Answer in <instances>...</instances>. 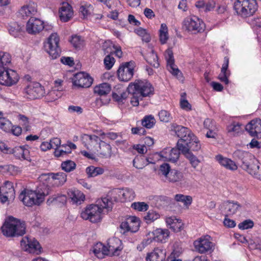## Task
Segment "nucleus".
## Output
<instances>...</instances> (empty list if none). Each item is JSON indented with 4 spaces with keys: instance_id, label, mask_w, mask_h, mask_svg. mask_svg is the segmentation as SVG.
<instances>
[{
    "instance_id": "obj_57",
    "label": "nucleus",
    "mask_w": 261,
    "mask_h": 261,
    "mask_svg": "<svg viewBox=\"0 0 261 261\" xmlns=\"http://www.w3.org/2000/svg\"><path fill=\"white\" fill-rule=\"evenodd\" d=\"M19 120L21 121V125L24 127L27 131L30 130L31 126L30 125L29 118L23 115H19Z\"/></svg>"
},
{
    "instance_id": "obj_48",
    "label": "nucleus",
    "mask_w": 261,
    "mask_h": 261,
    "mask_svg": "<svg viewBox=\"0 0 261 261\" xmlns=\"http://www.w3.org/2000/svg\"><path fill=\"white\" fill-rule=\"evenodd\" d=\"M174 199L177 201L184 203L185 205H189L192 201V198L190 196H186L182 194H176L174 196Z\"/></svg>"
},
{
    "instance_id": "obj_34",
    "label": "nucleus",
    "mask_w": 261,
    "mask_h": 261,
    "mask_svg": "<svg viewBox=\"0 0 261 261\" xmlns=\"http://www.w3.org/2000/svg\"><path fill=\"white\" fill-rule=\"evenodd\" d=\"M93 252L98 258H103L104 255H109L107 247L101 243H96L93 247Z\"/></svg>"
},
{
    "instance_id": "obj_55",
    "label": "nucleus",
    "mask_w": 261,
    "mask_h": 261,
    "mask_svg": "<svg viewBox=\"0 0 261 261\" xmlns=\"http://www.w3.org/2000/svg\"><path fill=\"white\" fill-rule=\"evenodd\" d=\"M159 117L161 121L168 122L172 119L170 114L165 110H162L159 113Z\"/></svg>"
},
{
    "instance_id": "obj_51",
    "label": "nucleus",
    "mask_w": 261,
    "mask_h": 261,
    "mask_svg": "<svg viewBox=\"0 0 261 261\" xmlns=\"http://www.w3.org/2000/svg\"><path fill=\"white\" fill-rule=\"evenodd\" d=\"M131 207L139 212H144L148 209L149 206L144 202H137L133 203Z\"/></svg>"
},
{
    "instance_id": "obj_9",
    "label": "nucleus",
    "mask_w": 261,
    "mask_h": 261,
    "mask_svg": "<svg viewBox=\"0 0 261 261\" xmlns=\"http://www.w3.org/2000/svg\"><path fill=\"white\" fill-rule=\"evenodd\" d=\"M19 79L18 74L8 68H0V84L11 86L16 84Z\"/></svg>"
},
{
    "instance_id": "obj_27",
    "label": "nucleus",
    "mask_w": 261,
    "mask_h": 261,
    "mask_svg": "<svg viewBox=\"0 0 261 261\" xmlns=\"http://www.w3.org/2000/svg\"><path fill=\"white\" fill-rule=\"evenodd\" d=\"M228 64L229 59L227 57H225L224 58V63L221 68V73L218 76V79L225 84H228L229 83L228 77L230 75V72L227 71Z\"/></svg>"
},
{
    "instance_id": "obj_54",
    "label": "nucleus",
    "mask_w": 261,
    "mask_h": 261,
    "mask_svg": "<svg viewBox=\"0 0 261 261\" xmlns=\"http://www.w3.org/2000/svg\"><path fill=\"white\" fill-rule=\"evenodd\" d=\"M124 189H115L113 190L111 193V196L114 199V200L117 201L118 199L123 201Z\"/></svg>"
},
{
    "instance_id": "obj_58",
    "label": "nucleus",
    "mask_w": 261,
    "mask_h": 261,
    "mask_svg": "<svg viewBox=\"0 0 261 261\" xmlns=\"http://www.w3.org/2000/svg\"><path fill=\"white\" fill-rule=\"evenodd\" d=\"M253 222L251 220H246L240 223L238 225V227L241 229H247L251 228L253 226Z\"/></svg>"
},
{
    "instance_id": "obj_47",
    "label": "nucleus",
    "mask_w": 261,
    "mask_h": 261,
    "mask_svg": "<svg viewBox=\"0 0 261 261\" xmlns=\"http://www.w3.org/2000/svg\"><path fill=\"white\" fill-rule=\"evenodd\" d=\"M70 41L73 46L75 48H80L84 45V39L80 36H72Z\"/></svg>"
},
{
    "instance_id": "obj_35",
    "label": "nucleus",
    "mask_w": 261,
    "mask_h": 261,
    "mask_svg": "<svg viewBox=\"0 0 261 261\" xmlns=\"http://www.w3.org/2000/svg\"><path fill=\"white\" fill-rule=\"evenodd\" d=\"M28 152V150L24 149L23 147L17 146L13 148H11L9 154H13L16 158L19 159L27 160L25 155Z\"/></svg>"
},
{
    "instance_id": "obj_45",
    "label": "nucleus",
    "mask_w": 261,
    "mask_h": 261,
    "mask_svg": "<svg viewBox=\"0 0 261 261\" xmlns=\"http://www.w3.org/2000/svg\"><path fill=\"white\" fill-rule=\"evenodd\" d=\"M142 125L147 128H152L155 123V120L152 115L146 116L142 120Z\"/></svg>"
},
{
    "instance_id": "obj_60",
    "label": "nucleus",
    "mask_w": 261,
    "mask_h": 261,
    "mask_svg": "<svg viewBox=\"0 0 261 261\" xmlns=\"http://www.w3.org/2000/svg\"><path fill=\"white\" fill-rule=\"evenodd\" d=\"M102 50L105 55H110L114 52V46L110 43L105 42L102 45Z\"/></svg>"
},
{
    "instance_id": "obj_53",
    "label": "nucleus",
    "mask_w": 261,
    "mask_h": 261,
    "mask_svg": "<svg viewBox=\"0 0 261 261\" xmlns=\"http://www.w3.org/2000/svg\"><path fill=\"white\" fill-rule=\"evenodd\" d=\"M123 201H130L133 200L135 197V192L133 191V190L131 189L127 188L124 189V192L123 193Z\"/></svg>"
},
{
    "instance_id": "obj_30",
    "label": "nucleus",
    "mask_w": 261,
    "mask_h": 261,
    "mask_svg": "<svg viewBox=\"0 0 261 261\" xmlns=\"http://www.w3.org/2000/svg\"><path fill=\"white\" fill-rule=\"evenodd\" d=\"M219 163L226 169L231 170H236L238 167L234 162L229 159L224 158L221 155H218L216 157Z\"/></svg>"
},
{
    "instance_id": "obj_4",
    "label": "nucleus",
    "mask_w": 261,
    "mask_h": 261,
    "mask_svg": "<svg viewBox=\"0 0 261 261\" xmlns=\"http://www.w3.org/2000/svg\"><path fill=\"white\" fill-rule=\"evenodd\" d=\"M49 194L48 189L44 190L41 193L25 189L20 194L19 198L26 206H32L40 204L44 201V197Z\"/></svg>"
},
{
    "instance_id": "obj_7",
    "label": "nucleus",
    "mask_w": 261,
    "mask_h": 261,
    "mask_svg": "<svg viewBox=\"0 0 261 261\" xmlns=\"http://www.w3.org/2000/svg\"><path fill=\"white\" fill-rule=\"evenodd\" d=\"M182 28L188 32L196 34L201 33L204 30L203 21L195 16L185 18L182 22Z\"/></svg>"
},
{
    "instance_id": "obj_8",
    "label": "nucleus",
    "mask_w": 261,
    "mask_h": 261,
    "mask_svg": "<svg viewBox=\"0 0 261 261\" xmlns=\"http://www.w3.org/2000/svg\"><path fill=\"white\" fill-rule=\"evenodd\" d=\"M59 38L56 33L51 34L44 44V48L53 59H57L60 55L61 49L59 46Z\"/></svg>"
},
{
    "instance_id": "obj_38",
    "label": "nucleus",
    "mask_w": 261,
    "mask_h": 261,
    "mask_svg": "<svg viewBox=\"0 0 261 261\" xmlns=\"http://www.w3.org/2000/svg\"><path fill=\"white\" fill-rule=\"evenodd\" d=\"M145 59L147 63L153 67H159L160 64L158 62V57L153 50H151L150 52L148 53L145 56Z\"/></svg>"
},
{
    "instance_id": "obj_62",
    "label": "nucleus",
    "mask_w": 261,
    "mask_h": 261,
    "mask_svg": "<svg viewBox=\"0 0 261 261\" xmlns=\"http://www.w3.org/2000/svg\"><path fill=\"white\" fill-rule=\"evenodd\" d=\"M241 125L239 123H233L227 127L228 132L239 133L241 129Z\"/></svg>"
},
{
    "instance_id": "obj_11",
    "label": "nucleus",
    "mask_w": 261,
    "mask_h": 261,
    "mask_svg": "<svg viewBox=\"0 0 261 261\" xmlns=\"http://www.w3.org/2000/svg\"><path fill=\"white\" fill-rule=\"evenodd\" d=\"M135 63L133 61L125 62L121 65L117 70V74L120 81L127 82L133 77Z\"/></svg>"
},
{
    "instance_id": "obj_20",
    "label": "nucleus",
    "mask_w": 261,
    "mask_h": 261,
    "mask_svg": "<svg viewBox=\"0 0 261 261\" xmlns=\"http://www.w3.org/2000/svg\"><path fill=\"white\" fill-rule=\"evenodd\" d=\"M177 146L179 147V149L182 151V148L184 147L188 148V152H191L190 150L192 151H198L201 148V145L198 139L193 134L192 137H190L188 142H186L184 144H180V142L177 143Z\"/></svg>"
},
{
    "instance_id": "obj_1",
    "label": "nucleus",
    "mask_w": 261,
    "mask_h": 261,
    "mask_svg": "<svg viewBox=\"0 0 261 261\" xmlns=\"http://www.w3.org/2000/svg\"><path fill=\"white\" fill-rule=\"evenodd\" d=\"M112 209V202L108 198L105 197L96 201V204L88 205L81 213V217L95 223L102 219V214L108 213Z\"/></svg>"
},
{
    "instance_id": "obj_6",
    "label": "nucleus",
    "mask_w": 261,
    "mask_h": 261,
    "mask_svg": "<svg viewBox=\"0 0 261 261\" xmlns=\"http://www.w3.org/2000/svg\"><path fill=\"white\" fill-rule=\"evenodd\" d=\"M238 15L247 17L253 15L257 9L256 0H237L233 6Z\"/></svg>"
},
{
    "instance_id": "obj_43",
    "label": "nucleus",
    "mask_w": 261,
    "mask_h": 261,
    "mask_svg": "<svg viewBox=\"0 0 261 261\" xmlns=\"http://www.w3.org/2000/svg\"><path fill=\"white\" fill-rule=\"evenodd\" d=\"M4 186H2V192L4 194H9L10 199H14L15 197V191L13 187V184L9 181L4 182Z\"/></svg>"
},
{
    "instance_id": "obj_32",
    "label": "nucleus",
    "mask_w": 261,
    "mask_h": 261,
    "mask_svg": "<svg viewBox=\"0 0 261 261\" xmlns=\"http://www.w3.org/2000/svg\"><path fill=\"white\" fill-rule=\"evenodd\" d=\"M111 90L110 84L103 83L96 86L94 88V93L99 96H105L109 94Z\"/></svg>"
},
{
    "instance_id": "obj_5",
    "label": "nucleus",
    "mask_w": 261,
    "mask_h": 261,
    "mask_svg": "<svg viewBox=\"0 0 261 261\" xmlns=\"http://www.w3.org/2000/svg\"><path fill=\"white\" fill-rule=\"evenodd\" d=\"M67 175L63 172L57 173H49L42 174L40 177V180L43 182L45 190H48L49 194L51 192V186H60L63 185L66 181Z\"/></svg>"
},
{
    "instance_id": "obj_49",
    "label": "nucleus",
    "mask_w": 261,
    "mask_h": 261,
    "mask_svg": "<svg viewBox=\"0 0 261 261\" xmlns=\"http://www.w3.org/2000/svg\"><path fill=\"white\" fill-rule=\"evenodd\" d=\"M76 164L72 161L67 160L61 164L62 169L66 172H70L75 169Z\"/></svg>"
},
{
    "instance_id": "obj_28",
    "label": "nucleus",
    "mask_w": 261,
    "mask_h": 261,
    "mask_svg": "<svg viewBox=\"0 0 261 261\" xmlns=\"http://www.w3.org/2000/svg\"><path fill=\"white\" fill-rule=\"evenodd\" d=\"M180 151H181L180 149H179V147L177 146V148H173L168 153L162 151V156L165 158L166 160L175 163L179 159Z\"/></svg>"
},
{
    "instance_id": "obj_63",
    "label": "nucleus",
    "mask_w": 261,
    "mask_h": 261,
    "mask_svg": "<svg viewBox=\"0 0 261 261\" xmlns=\"http://www.w3.org/2000/svg\"><path fill=\"white\" fill-rule=\"evenodd\" d=\"M175 222V223L171 227H170V228L172 229L173 231L177 232L183 229V224L181 223V220L178 219Z\"/></svg>"
},
{
    "instance_id": "obj_59",
    "label": "nucleus",
    "mask_w": 261,
    "mask_h": 261,
    "mask_svg": "<svg viewBox=\"0 0 261 261\" xmlns=\"http://www.w3.org/2000/svg\"><path fill=\"white\" fill-rule=\"evenodd\" d=\"M112 97L114 99L118 102H122L127 97V93L123 92L121 93H113Z\"/></svg>"
},
{
    "instance_id": "obj_26",
    "label": "nucleus",
    "mask_w": 261,
    "mask_h": 261,
    "mask_svg": "<svg viewBox=\"0 0 261 261\" xmlns=\"http://www.w3.org/2000/svg\"><path fill=\"white\" fill-rule=\"evenodd\" d=\"M37 13V5L34 3H30L28 5L23 6L19 10V14L25 19L28 17H33Z\"/></svg>"
},
{
    "instance_id": "obj_33",
    "label": "nucleus",
    "mask_w": 261,
    "mask_h": 261,
    "mask_svg": "<svg viewBox=\"0 0 261 261\" xmlns=\"http://www.w3.org/2000/svg\"><path fill=\"white\" fill-rule=\"evenodd\" d=\"M184 178L183 173L177 170H172L166 179L170 182L176 183L182 181Z\"/></svg>"
},
{
    "instance_id": "obj_36",
    "label": "nucleus",
    "mask_w": 261,
    "mask_h": 261,
    "mask_svg": "<svg viewBox=\"0 0 261 261\" xmlns=\"http://www.w3.org/2000/svg\"><path fill=\"white\" fill-rule=\"evenodd\" d=\"M98 147L99 150H97L99 154L105 158H110L111 156V147L106 142L100 140Z\"/></svg>"
},
{
    "instance_id": "obj_37",
    "label": "nucleus",
    "mask_w": 261,
    "mask_h": 261,
    "mask_svg": "<svg viewBox=\"0 0 261 261\" xmlns=\"http://www.w3.org/2000/svg\"><path fill=\"white\" fill-rule=\"evenodd\" d=\"M9 33L14 37H18L24 32L22 27L16 22L11 23L8 28Z\"/></svg>"
},
{
    "instance_id": "obj_18",
    "label": "nucleus",
    "mask_w": 261,
    "mask_h": 261,
    "mask_svg": "<svg viewBox=\"0 0 261 261\" xmlns=\"http://www.w3.org/2000/svg\"><path fill=\"white\" fill-rule=\"evenodd\" d=\"M245 129L252 137L261 138V120H252L245 127Z\"/></svg>"
},
{
    "instance_id": "obj_29",
    "label": "nucleus",
    "mask_w": 261,
    "mask_h": 261,
    "mask_svg": "<svg viewBox=\"0 0 261 261\" xmlns=\"http://www.w3.org/2000/svg\"><path fill=\"white\" fill-rule=\"evenodd\" d=\"M247 169H243V170L247 171L249 174L254 176L255 178L261 180V175L258 173L259 169V163L256 159V162L251 161V163H249Z\"/></svg>"
},
{
    "instance_id": "obj_21",
    "label": "nucleus",
    "mask_w": 261,
    "mask_h": 261,
    "mask_svg": "<svg viewBox=\"0 0 261 261\" xmlns=\"http://www.w3.org/2000/svg\"><path fill=\"white\" fill-rule=\"evenodd\" d=\"M165 56L169 71L174 75L178 76L179 73L181 74L180 70L174 64V59L172 51L170 49H168L165 51Z\"/></svg>"
},
{
    "instance_id": "obj_13",
    "label": "nucleus",
    "mask_w": 261,
    "mask_h": 261,
    "mask_svg": "<svg viewBox=\"0 0 261 261\" xmlns=\"http://www.w3.org/2000/svg\"><path fill=\"white\" fill-rule=\"evenodd\" d=\"M210 237L205 236L201 237L194 242L195 249L201 253L211 252L214 248L213 243L210 241Z\"/></svg>"
},
{
    "instance_id": "obj_52",
    "label": "nucleus",
    "mask_w": 261,
    "mask_h": 261,
    "mask_svg": "<svg viewBox=\"0 0 261 261\" xmlns=\"http://www.w3.org/2000/svg\"><path fill=\"white\" fill-rule=\"evenodd\" d=\"M171 170L169 164L165 163L160 165L159 170V174L164 175L166 178Z\"/></svg>"
},
{
    "instance_id": "obj_41",
    "label": "nucleus",
    "mask_w": 261,
    "mask_h": 261,
    "mask_svg": "<svg viewBox=\"0 0 261 261\" xmlns=\"http://www.w3.org/2000/svg\"><path fill=\"white\" fill-rule=\"evenodd\" d=\"M71 200L76 204H81L82 201L85 199V195L81 191L77 190H74L69 194Z\"/></svg>"
},
{
    "instance_id": "obj_31",
    "label": "nucleus",
    "mask_w": 261,
    "mask_h": 261,
    "mask_svg": "<svg viewBox=\"0 0 261 261\" xmlns=\"http://www.w3.org/2000/svg\"><path fill=\"white\" fill-rule=\"evenodd\" d=\"M181 152L189 161L193 168H196L198 166L200 162V160L191 152H188V148H182Z\"/></svg>"
},
{
    "instance_id": "obj_15",
    "label": "nucleus",
    "mask_w": 261,
    "mask_h": 261,
    "mask_svg": "<svg viewBox=\"0 0 261 261\" xmlns=\"http://www.w3.org/2000/svg\"><path fill=\"white\" fill-rule=\"evenodd\" d=\"M44 28V22L35 17H31L26 25V31L32 35L39 33Z\"/></svg>"
},
{
    "instance_id": "obj_14",
    "label": "nucleus",
    "mask_w": 261,
    "mask_h": 261,
    "mask_svg": "<svg viewBox=\"0 0 261 261\" xmlns=\"http://www.w3.org/2000/svg\"><path fill=\"white\" fill-rule=\"evenodd\" d=\"M72 82L73 85L79 88H88L92 85L93 79L88 73L79 72L74 75Z\"/></svg>"
},
{
    "instance_id": "obj_46",
    "label": "nucleus",
    "mask_w": 261,
    "mask_h": 261,
    "mask_svg": "<svg viewBox=\"0 0 261 261\" xmlns=\"http://www.w3.org/2000/svg\"><path fill=\"white\" fill-rule=\"evenodd\" d=\"M168 39V28L167 25L162 23L160 30V40L162 44H165Z\"/></svg>"
},
{
    "instance_id": "obj_25",
    "label": "nucleus",
    "mask_w": 261,
    "mask_h": 261,
    "mask_svg": "<svg viewBox=\"0 0 261 261\" xmlns=\"http://www.w3.org/2000/svg\"><path fill=\"white\" fill-rule=\"evenodd\" d=\"M73 14L71 6L66 3H63L59 9V15L61 20L63 22L69 21Z\"/></svg>"
},
{
    "instance_id": "obj_39",
    "label": "nucleus",
    "mask_w": 261,
    "mask_h": 261,
    "mask_svg": "<svg viewBox=\"0 0 261 261\" xmlns=\"http://www.w3.org/2000/svg\"><path fill=\"white\" fill-rule=\"evenodd\" d=\"M241 205L237 202L227 201L225 205V210L228 215H233L236 213Z\"/></svg>"
},
{
    "instance_id": "obj_2",
    "label": "nucleus",
    "mask_w": 261,
    "mask_h": 261,
    "mask_svg": "<svg viewBox=\"0 0 261 261\" xmlns=\"http://www.w3.org/2000/svg\"><path fill=\"white\" fill-rule=\"evenodd\" d=\"M127 91L132 96L131 104L133 106H137L139 104V100H142L143 97L153 94L154 88L147 81L137 80L129 84Z\"/></svg>"
},
{
    "instance_id": "obj_3",
    "label": "nucleus",
    "mask_w": 261,
    "mask_h": 261,
    "mask_svg": "<svg viewBox=\"0 0 261 261\" xmlns=\"http://www.w3.org/2000/svg\"><path fill=\"white\" fill-rule=\"evenodd\" d=\"M1 230L7 237H18L25 233L26 226L24 222L10 216L6 220Z\"/></svg>"
},
{
    "instance_id": "obj_24",
    "label": "nucleus",
    "mask_w": 261,
    "mask_h": 261,
    "mask_svg": "<svg viewBox=\"0 0 261 261\" xmlns=\"http://www.w3.org/2000/svg\"><path fill=\"white\" fill-rule=\"evenodd\" d=\"M166 250L160 248H156L151 252L148 253L146 257V261H165Z\"/></svg>"
},
{
    "instance_id": "obj_12",
    "label": "nucleus",
    "mask_w": 261,
    "mask_h": 261,
    "mask_svg": "<svg viewBox=\"0 0 261 261\" xmlns=\"http://www.w3.org/2000/svg\"><path fill=\"white\" fill-rule=\"evenodd\" d=\"M233 158L238 162V164H241V168L247 169L249 163L251 161L256 162V159L251 153L241 150H237L233 153Z\"/></svg>"
},
{
    "instance_id": "obj_64",
    "label": "nucleus",
    "mask_w": 261,
    "mask_h": 261,
    "mask_svg": "<svg viewBox=\"0 0 261 261\" xmlns=\"http://www.w3.org/2000/svg\"><path fill=\"white\" fill-rule=\"evenodd\" d=\"M68 111L70 113H76L77 114H81L83 113V110L80 106H69L68 108Z\"/></svg>"
},
{
    "instance_id": "obj_22",
    "label": "nucleus",
    "mask_w": 261,
    "mask_h": 261,
    "mask_svg": "<svg viewBox=\"0 0 261 261\" xmlns=\"http://www.w3.org/2000/svg\"><path fill=\"white\" fill-rule=\"evenodd\" d=\"M170 231L167 229L157 228L151 232L149 233L148 236L156 242L161 243H165L169 237Z\"/></svg>"
},
{
    "instance_id": "obj_61",
    "label": "nucleus",
    "mask_w": 261,
    "mask_h": 261,
    "mask_svg": "<svg viewBox=\"0 0 261 261\" xmlns=\"http://www.w3.org/2000/svg\"><path fill=\"white\" fill-rule=\"evenodd\" d=\"M80 15L83 16V18H87L91 14L89 7L87 6H81L80 8Z\"/></svg>"
},
{
    "instance_id": "obj_50",
    "label": "nucleus",
    "mask_w": 261,
    "mask_h": 261,
    "mask_svg": "<svg viewBox=\"0 0 261 261\" xmlns=\"http://www.w3.org/2000/svg\"><path fill=\"white\" fill-rule=\"evenodd\" d=\"M160 217V214L153 210H149L144 217L147 223H151L158 219Z\"/></svg>"
},
{
    "instance_id": "obj_16",
    "label": "nucleus",
    "mask_w": 261,
    "mask_h": 261,
    "mask_svg": "<svg viewBox=\"0 0 261 261\" xmlns=\"http://www.w3.org/2000/svg\"><path fill=\"white\" fill-rule=\"evenodd\" d=\"M140 225L139 219L135 216H131L126 221L121 223L120 228L124 230V232L126 231L136 232L139 230Z\"/></svg>"
},
{
    "instance_id": "obj_40",
    "label": "nucleus",
    "mask_w": 261,
    "mask_h": 261,
    "mask_svg": "<svg viewBox=\"0 0 261 261\" xmlns=\"http://www.w3.org/2000/svg\"><path fill=\"white\" fill-rule=\"evenodd\" d=\"M86 172L89 177H93L102 174L104 169L101 167L90 166L86 168Z\"/></svg>"
},
{
    "instance_id": "obj_19",
    "label": "nucleus",
    "mask_w": 261,
    "mask_h": 261,
    "mask_svg": "<svg viewBox=\"0 0 261 261\" xmlns=\"http://www.w3.org/2000/svg\"><path fill=\"white\" fill-rule=\"evenodd\" d=\"M172 127L177 137L180 138L177 142H180L181 144H184L185 142H188L190 137H193V134L187 127L181 125L175 126L174 125H173Z\"/></svg>"
},
{
    "instance_id": "obj_44",
    "label": "nucleus",
    "mask_w": 261,
    "mask_h": 261,
    "mask_svg": "<svg viewBox=\"0 0 261 261\" xmlns=\"http://www.w3.org/2000/svg\"><path fill=\"white\" fill-rule=\"evenodd\" d=\"M28 251L30 253H35L36 254H39L41 252L40 249L41 247L39 242L35 240H30V242L27 244Z\"/></svg>"
},
{
    "instance_id": "obj_10",
    "label": "nucleus",
    "mask_w": 261,
    "mask_h": 261,
    "mask_svg": "<svg viewBox=\"0 0 261 261\" xmlns=\"http://www.w3.org/2000/svg\"><path fill=\"white\" fill-rule=\"evenodd\" d=\"M25 96L29 99H34L39 98L45 95V90L39 83H30L24 89Z\"/></svg>"
},
{
    "instance_id": "obj_42",
    "label": "nucleus",
    "mask_w": 261,
    "mask_h": 261,
    "mask_svg": "<svg viewBox=\"0 0 261 261\" xmlns=\"http://www.w3.org/2000/svg\"><path fill=\"white\" fill-rule=\"evenodd\" d=\"M4 114L0 112V128L6 132H10L12 127V123L3 116Z\"/></svg>"
},
{
    "instance_id": "obj_56",
    "label": "nucleus",
    "mask_w": 261,
    "mask_h": 261,
    "mask_svg": "<svg viewBox=\"0 0 261 261\" xmlns=\"http://www.w3.org/2000/svg\"><path fill=\"white\" fill-rule=\"evenodd\" d=\"M104 64L105 67L108 70L110 69L115 63V59L110 55H107L104 59Z\"/></svg>"
},
{
    "instance_id": "obj_23",
    "label": "nucleus",
    "mask_w": 261,
    "mask_h": 261,
    "mask_svg": "<svg viewBox=\"0 0 261 261\" xmlns=\"http://www.w3.org/2000/svg\"><path fill=\"white\" fill-rule=\"evenodd\" d=\"M83 143L88 149L92 150L97 144H99L100 139L95 135H90L84 134L82 137Z\"/></svg>"
},
{
    "instance_id": "obj_17",
    "label": "nucleus",
    "mask_w": 261,
    "mask_h": 261,
    "mask_svg": "<svg viewBox=\"0 0 261 261\" xmlns=\"http://www.w3.org/2000/svg\"><path fill=\"white\" fill-rule=\"evenodd\" d=\"M107 250L109 255L118 256L122 249L121 241L117 238L109 239L108 241Z\"/></svg>"
}]
</instances>
